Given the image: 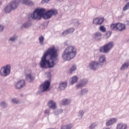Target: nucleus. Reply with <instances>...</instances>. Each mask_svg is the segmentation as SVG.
<instances>
[{
    "label": "nucleus",
    "mask_w": 129,
    "mask_h": 129,
    "mask_svg": "<svg viewBox=\"0 0 129 129\" xmlns=\"http://www.w3.org/2000/svg\"><path fill=\"white\" fill-rule=\"evenodd\" d=\"M58 63L57 50L54 46L48 48L43 53L39 64L42 69H51Z\"/></svg>",
    "instance_id": "1"
},
{
    "label": "nucleus",
    "mask_w": 129,
    "mask_h": 129,
    "mask_svg": "<svg viewBox=\"0 0 129 129\" xmlns=\"http://www.w3.org/2000/svg\"><path fill=\"white\" fill-rule=\"evenodd\" d=\"M77 49L74 46H70L65 48L61 54V58L64 61H71L76 56Z\"/></svg>",
    "instance_id": "2"
},
{
    "label": "nucleus",
    "mask_w": 129,
    "mask_h": 129,
    "mask_svg": "<svg viewBox=\"0 0 129 129\" xmlns=\"http://www.w3.org/2000/svg\"><path fill=\"white\" fill-rule=\"evenodd\" d=\"M45 12V9H37L34 11L33 13L29 14V20H41V18H42L46 20H48L49 18L47 17V16L44 15V12Z\"/></svg>",
    "instance_id": "3"
},
{
    "label": "nucleus",
    "mask_w": 129,
    "mask_h": 129,
    "mask_svg": "<svg viewBox=\"0 0 129 129\" xmlns=\"http://www.w3.org/2000/svg\"><path fill=\"white\" fill-rule=\"evenodd\" d=\"M11 66L10 64L3 66L0 70V75L2 77H6L10 75Z\"/></svg>",
    "instance_id": "4"
},
{
    "label": "nucleus",
    "mask_w": 129,
    "mask_h": 129,
    "mask_svg": "<svg viewBox=\"0 0 129 129\" xmlns=\"http://www.w3.org/2000/svg\"><path fill=\"white\" fill-rule=\"evenodd\" d=\"M113 47L114 42L111 41L103 45L102 47H100V52L105 53H109L110 51L111 50V49L113 48Z\"/></svg>",
    "instance_id": "5"
},
{
    "label": "nucleus",
    "mask_w": 129,
    "mask_h": 129,
    "mask_svg": "<svg viewBox=\"0 0 129 129\" xmlns=\"http://www.w3.org/2000/svg\"><path fill=\"white\" fill-rule=\"evenodd\" d=\"M111 30L113 31H118L119 32H122L126 29V27L124 24L118 23L112 24L110 27Z\"/></svg>",
    "instance_id": "6"
},
{
    "label": "nucleus",
    "mask_w": 129,
    "mask_h": 129,
    "mask_svg": "<svg viewBox=\"0 0 129 129\" xmlns=\"http://www.w3.org/2000/svg\"><path fill=\"white\" fill-rule=\"evenodd\" d=\"M103 66H104V64H100L98 63L97 61H93L92 62L89 63V67L91 70L96 71L98 70L99 68H102Z\"/></svg>",
    "instance_id": "7"
},
{
    "label": "nucleus",
    "mask_w": 129,
    "mask_h": 129,
    "mask_svg": "<svg viewBox=\"0 0 129 129\" xmlns=\"http://www.w3.org/2000/svg\"><path fill=\"white\" fill-rule=\"evenodd\" d=\"M25 86V81L24 80H21L17 81V83L15 84V88L17 90H20L22 89Z\"/></svg>",
    "instance_id": "8"
},
{
    "label": "nucleus",
    "mask_w": 129,
    "mask_h": 129,
    "mask_svg": "<svg viewBox=\"0 0 129 129\" xmlns=\"http://www.w3.org/2000/svg\"><path fill=\"white\" fill-rule=\"evenodd\" d=\"M44 16H46V18L50 19L51 18L52 16L56 15L58 14V11L55 9H52L49 11H47L45 13H44Z\"/></svg>",
    "instance_id": "9"
},
{
    "label": "nucleus",
    "mask_w": 129,
    "mask_h": 129,
    "mask_svg": "<svg viewBox=\"0 0 129 129\" xmlns=\"http://www.w3.org/2000/svg\"><path fill=\"white\" fill-rule=\"evenodd\" d=\"M49 87L50 82L48 81L45 82L42 85H40L41 92H44L47 91V90H48Z\"/></svg>",
    "instance_id": "10"
},
{
    "label": "nucleus",
    "mask_w": 129,
    "mask_h": 129,
    "mask_svg": "<svg viewBox=\"0 0 129 129\" xmlns=\"http://www.w3.org/2000/svg\"><path fill=\"white\" fill-rule=\"evenodd\" d=\"M20 1L19 0H13L11 2L8 4L7 7L13 8V9H17L19 6Z\"/></svg>",
    "instance_id": "11"
},
{
    "label": "nucleus",
    "mask_w": 129,
    "mask_h": 129,
    "mask_svg": "<svg viewBox=\"0 0 129 129\" xmlns=\"http://www.w3.org/2000/svg\"><path fill=\"white\" fill-rule=\"evenodd\" d=\"M104 22V18L97 17L93 19L92 23L96 25H101Z\"/></svg>",
    "instance_id": "12"
},
{
    "label": "nucleus",
    "mask_w": 129,
    "mask_h": 129,
    "mask_svg": "<svg viewBox=\"0 0 129 129\" xmlns=\"http://www.w3.org/2000/svg\"><path fill=\"white\" fill-rule=\"evenodd\" d=\"M117 119L116 118H111L109 120H107L105 123L106 126H110L114 124L116 122Z\"/></svg>",
    "instance_id": "13"
},
{
    "label": "nucleus",
    "mask_w": 129,
    "mask_h": 129,
    "mask_svg": "<svg viewBox=\"0 0 129 129\" xmlns=\"http://www.w3.org/2000/svg\"><path fill=\"white\" fill-rule=\"evenodd\" d=\"M25 77L26 80H27L29 82H31L32 81H33L34 79H35V76L33 75V73L26 74Z\"/></svg>",
    "instance_id": "14"
},
{
    "label": "nucleus",
    "mask_w": 129,
    "mask_h": 129,
    "mask_svg": "<svg viewBox=\"0 0 129 129\" xmlns=\"http://www.w3.org/2000/svg\"><path fill=\"white\" fill-rule=\"evenodd\" d=\"M106 62V57L104 55H102L99 57V59H98L97 63L100 64H104V63Z\"/></svg>",
    "instance_id": "15"
},
{
    "label": "nucleus",
    "mask_w": 129,
    "mask_h": 129,
    "mask_svg": "<svg viewBox=\"0 0 129 129\" xmlns=\"http://www.w3.org/2000/svg\"><path fill=\"white\" fill-rule=\"evenodd\" d=\"M116 129H127V125L124 123L119 122L116 125Z\"/></svg>",
    "instance_id": "16"
},
{
    "label": "nucleus",
    "mask_w": 129,
    "mask_h": 129,
    "mask_svg": "<svg viewBox=\"0 0 129 129\" xmlns=\"http://www.w3.org/2000/svg\"><path fill=\"white\" fill-rule=\"evenodd\" d=\"M22 4L30 7H33L34 5L31 0H22Z\"/></svg>",
    "instance_id": "17"
},
{
    "label": "nucleus",
    "mask_w": 129,
    "mask_h": 129,
    "mask_svg": "<svg viewBox=\"0 0 129 129\" xmlns=\"http://www.w3.org/2000/svg\"><path fill=\"white\" fill-rule=\"evenodd\" d=\"M74 32V28H70L63 32L62 33H61V35H62L63 36H65L66 35H68L69 34H72Z\"/></svg>",
    "instance_id": "18"
},
{
    "label": "nucleus",
    "mask_w": 129,
    "mask_h": 129,
    "mask_svg": "<svg viewBox=\"0 0 129 129\" xmlns=\"http://www.w3.org/2000/svg\"><path fill=\"white\" fill-rule=\"evenodd\" d=\"M32 26V22L28 21L24 23V24L21 26V29H28Z\"/></svg>",
    "instance_id": "19"
},
{
    "label": "nucleus",
    "mask_w": 129,
    "mask_h": 129,
    "mask_svg": "<svg viewBox=\"0 0 129 129\" xmlns=\"http://www.w3.org/2000/svg\"><path fill=\"white\" fill-rule=\"evenodd\" d=\"M48 106L52 109H55L56 108V103L54 101H50L48 102Z\"/></svg>",
    "instance_id": "20"
},
{
    "label": "nucleus",
    "mask_w": 129,
    "mask_h": 129,
    "mask_svg": "<svg viewBox=\"0 0 129 129\" xmlns=\"http://www.w3.org/2000/svg\"><path fill=\"white\" fill-rule=\"evenodd\" d=\"M17 9L16 8H13L12 7H10L9 6H6V8L4 9V11L6 14H10L12 12V11Z\"/></svg>",
    "instance_id": "21"
},
{
    "label": "nucleus",
    "mask_w": 129,
    "mask_h": 129,
    "mask_svg": "<svg viewBox=\"0 0 129 129\" xmlns=\"http://www.w3.org/2000/svg\"><path fill=\"white\" fill-rule=\"evenodd\" d=\"M78 77H77V76H74V77L71 78V79H70V84L71 85H74L78 82Z\"/></svg>",
    "instance_id": "22"
},
{
    "label": "nucleus",
    "mask_w": 129,
    "mask_h": 129,
    "mask_svg": "<svg viewBox=\"0 0 129 129\" xmlns=\"http://www.w3.org/2000/svg\"><path fill=\"white\" fill-rule=\"evenodd\" d=\"M101 33H100V32H96L94 34H93V38L96 41L100 40V39L101 38Z\"/></svg>",
    "instance_id": "23"
},
{
    "label": "nucleus",
    "mask_w": 129,
    "mask_h": 129,
    "mask_svg": "<svg viewBox=\"0 0 129 129\" xmlns=\"http://www.w3.org/2000/svg\"><path fill=\"white\" fill-rule=\"evenodd\" d=\"M67 82H61L59 85L58 90L59 91L64 90L66 87H67Z\"/></svg>",
    "instance_id": "24"
},
{
    "label": "nucleus",
    "mask_w": 129,
    "mask_h": 129,
    "mask_svg": "<svg viewBox=\"0 0 129 129\" xmlns=\"http://www.w3.org/2000/svg\"><path fill=\"white\" fill-rule=\"evenodd\" d=\"M129 67V61H126L124 62L123 64H122L121 68H120V70L124 71L127 69L128 67Z\"/></svg>",
    "instance_id": "25"
},
{
    "label": "nucleus",
    "mask_w": 129,
    "mask_h": 129,
    "mask_svg": "<svg viewBox=\"0 0 129 129\" xmlns=\"http://www.w3.org/2000/svg\"><path fill=\"white\" fill-rule=\"evenodd\" d=\"M44 42V37L43 36H40L39 37V43L41 46H43Z\"/></svg>",
    "instance_id": "26"
},
{
    "label": "nucleus",
    "mask_w": 129,
    "mask_h": 129,
    "mask_svg": "<svg viewBox=\"0 0 129 129\" xmlns=\"http://www.w3.org/2000/svg\"><path fill=\"white\" fill-rule=\"evenodd\" d=\"M0 106L2 108H6L8 107V104L5 101H1L0 102Z\"/></svg>",
    "instance_id": "27"
},
{
    "label": "nucleus",
    "mask_w": 129,
    "mask_h": 129,
    "mask_svg": "<svg viewBox=\"0 0 129 129\" xmlns=\"http://www.w3.org/2000/svg\"><path fill=\"white\" fill-rule=\"evenodd\" d=\"M84 113L85 112H84L83 110H80L79 112H78V117H79L80 119H82Z\"/></svg>",
    "instance_id": "28"
},
{
    "label": "nucleus",
    "mask_w": 129,
    "mask_h": 129,
    "mask_svg": "<svg viewBox=\"0 0 129 129\" xmlns=\"http://www.w3.org/2000/svg\"><path fill=\"white\" fill-rule=\"evenodd\" d=\"M88 93V89H84L81 90V93H80V96H82L84 95L87 94Z\"/></svg>",
    "instance_id": "29"
},
{
    "label": "nucleus",
    "mask_w": 129,
    "mask_h": 129,
    "mask_svg": "<svg viewBox=\"0 0 129 129\" xmlns=\"http://www.w3.org/2000/svg\"><path fill=\"white\" fill-rule=\"evenodd\" d=\"M71 22H72V24H74L76 26H78L80 25V22H79L77 19L73 20Z\"/></svg>",
    "instance_id": "30"
},
{
    "label": "nucleus",
    "mask_w": 129,
    "mask_h": 129,
    "mask_svg": "<svg viewBox=\"0 0 129 129\" xmlns=\"http://www.w3.org/2000/svg\"><path fill=\"white\" fill-rule=\"evenodd\" d=\"M70 103H71V101H70V100L67 99L64 100V101H62V102H61V105H67L70 104Z\"/></svg>",
    "instance_id": "31"
},
{
    "label": "nucleus",
    "mask_w": 129,
    "mask_h": 129,
    "mask_svg": "<svg viewBox=\"0 0 129 129\" xmlns=\"http://www.w3.org/2000/svg\"><path fill=\"white\" fill-rule=\"evenodd\" d=\"M73 127V125L71 124L63 126L61 129H71Z\"/></svg>",
    "instance_id": "32"
},
{
    "label": "nucleus",
    "mask_w": 129,
    "mask_h": 129,
    "mask_svg": "<svg viewBox=\"0 0 129 129\" xmlns=\"http://www.w3.org/2000/svg\"><path fill=\"white\" fill-rule=\"evenodd\" d=\"M97 126V124L96 122H93L90 124V126H89V129H95V128Z\"/></svg>",
    "instance_id": "33"
},
{
    "label": "nucleus",
    "mask_w": 129,
    "mask_h": 129,
    "mask_svg": "<svg viewBox=\"0 0 129 129\" xmlns=\"http://www.w3.org/2000/svg\"><path fill=\"white\" fill-rule=\"evenodd\" d=\"M128 9H129V2L126 3V5H125V6H124L122 8V11L125 12V11H127Z\"/></svg>",
    "instance_id": "34"
},
{
    "label": "nucleus",
    "mask_w": 129,
    "mask_h": 129,
    "mask_svg": "<svg viewBox=\"0 0 129 129\" xmlns=\"http://www.w3.org/2000/svg\"><path fill=\"white\" fill-rule=\"evenodd\" d=\"M76 69H77L76 66L75 65L72 66V67H71V68H70V73H72L74 71H76Z\"/></svg>",
    "instance_id": "35"
},
{
    "label": "nucleus",
    "mask_w": 129,
    "mask_h": 129,
    "mask_svg": "<svg viewBox=\"0 0 129 129\" xmlns=\"http://www.w3.org/2000/svg\"><path fill=\"white\" fill-rule=\"evenodd\" d=\"M17 37L16 36H13L9 39V41L11 42H15L16 40H17Z\"/></svg>",
    "instance_id": "36"
},
{
    "label": "nucleus",
    "mask_w": 129,
    "mask_h": 129,
    "mask_svg": "<svg viewBox=\"0 0 129 129\" xmlns=\"http://www.w3.org/2000/svg\"><path fill=\"white\" fill-rule=\"evenodd\" d=\"M12 103L16 104H18L19 103V100L16 98L12 99Z\"/></svg>",
    "instance_id": "37"
},
{
    "label": "nucleus",
    "mask_w": 129,
    "mask_h": 129,
    "mask_svg": "<svg viewBox=\"0 0 129 129\" xmlns=\"http://www.w3.org/2000/svg\"><path fill=\"white\" fill-rule=\"evenodd\" d=\"M85 85L84 84H81V83H79L78 84H77V85H76V87H77V88L79 89V88H81L82 87H83V86Z\"/></svg>",
    "instance_id": "38"
},
{
    "label": "nucleus",
    "mask_w": 129,
    "mask_h": 129,
    "mask_svg": "<svg viewBox=\"0 0 129 129\" xmlns=\"http://www.w3.org/2000/svg\"><path fill=\"white\" fill-rule=\"evenodd\" d=\"M100 30L102 32H106V28L104 26H101L100 27Z\"/></svg>",
    "instance_id": "39"
},
{
    "label": "nucleus",
    "mask_w": 129,
    "mask_h": 129,
    "mask_svg": "<svg viewBox=\"0 0 129 129\" xmlns=\"http://www.w3.org/2000/svg\"><path fill=\"white\" fill-rule=\"evenodd\" d=\"M111 32L110 31L107 32V33H106L105 34V38L107 39L109 38L110 36H111Z\"/></svg>",
    "instance_id": "40"
},
{
    "label": "nucleus",
    "mask_w": 129,
    "mask_h": 129,
    "mask_svg": "<svg viewBox=\"0 0 129 129\" xmlns=\"http://www.w3.org/2000/svg\"><path fill=\"white\" fill-rule=\"evenodd\" d=\"M88 83V80L87 79H83L82 80H81V83H80V84H87Z\"/></svg>",
    "instance_id": "41"
},
{
    "label": "nucleus",
    "mask_w": 129,
    "mask_h": 129,
    "mask_svg": "<svg viewBox=\"0 0 129 129\" xmlns=\"http://www.w3.org/2000/svg\"><path fill=\"white\" fill-rule=\"evenodd\" d=\"M50 0H42V2H41V3L42 4H44L45 3H47L49 2H50Z\"/></svg>",
    "instance_id": "42"
},
{
    "label": "nucleus",
    "mask_w": 129,
    "mask_h": 129,
    "mask_svg": "<svg viewBox=\"0 0 129 129\" xmlns=\"http://www.w3.org/2000/svg\"><path fill=\"white\" fill-rule=\"evenodd\" d=\"M4 29V26L3 25L0 24V32H3Z\"/></svg>",
    "instance_id": "43"
},
{
    "label": "nucleus",
    "mask_w": 129,
    "mask_h": 129,
    "mask_svg": "<svg viewBox=\"0 0 129 129\" xmlns=\"http://www.w3.org/2000/svg\"><path fill=\"white\" fill-rule=\"evenodd\" d=\"M46 77H47V78H50L51 76V74L50 72L46 73Z\"/></svg>",
    "instance_id": "44"
},
{
    "label": "nucleus",
    "mask_w": 129,
    "mask_h": 129,
    "mask_svg": "<svg viewBox=\"0 0 129 129\" xmlns=\"http://www.w3.org/2000/svg\"><path fill=\"white\" fill-rule=\"evenodd\" d=\"M60 112L59 110L56 111V112H54V115H59Z\"/></svg>",
    "instance_id": "45"
},
{
    "label": "nucleus",
    "mask_w": 129,
    "mask_h": 129,
    "mask_svg": "<svg viewBox=\"0 0 129 129\" xmlns=\"http://www.w3.org/2000/svg\"><path fill=\"white\" fill-rule=\"evenodd\" d=\"M49 113H50L49 110L47 109V110H45V114H49Z\"/></svg>",
    "instance_id": "46"
},
{
    "label": "nucleus",
    "mask_w": 129,
    "mask_h": 129,
    "mask_svg": "<svg viewBox=\"0 0 129 129\" xmlns=\"http://www.w3.org/2000/svg\"><path fill=\"white\" fill-rule=\"evenodd\" d=\"M126 23L127 25V26H129V19L126 21Z\"/></svg>",
    "instance_id": "47"
},
{
    "label": "nucleus",
    "mask_w": 129,
    "mask_h": 129,
    "mask_svg": "<svg viewBox=\"0 0 129 129\" xmlns=\"http://www.w3.org/2000/svg\"><path fill=\"white\" fill-rule=\"evenodd\" d=\"M64 0H57L58 2H62Z\"/></svg>",
    "instance_id": "48"
},
{
    "label": "nucleus",
    "mask_w": 129,
    "mask_h": 129,
    "mask_svg": "<svg viewBox=\"0 0 129 129\" xmlns=\"http://www.w3.org/2000/svg\"><path fill=\"white\" fill-rule=\"evenodd\" d=\"M64 45L68 46V44H67V42H64Z\"/></svg>",
    "instance_id": "49"
},
{
    "label": "nucleus",
    "mask_w": 129,
    "mask_h": 129,
    "mask_svg": "<svg viewBox=\"0 0 129 129\" xmlns=\"http://www.w3.org/2000/svg\"><path fill=\"white\" fill-rule=\"evenodd\" d=\"M3 4H2V2L1 1H0V7H1V6H2V5Z\"/></svg>",
    "instance_id": "50"
},
{
    "label": "nucleus",
    "mask_w": 129,
    "mask_h": 129,
    "mask_svg": "<svg viewBox=\"0 0 129 129\" xmlns=\"http://www.w3.org/2000/svg\"><path fill=\"white\" fill-rule=\"evenodd\" d=\"M103 129H110L109 127H107V128H104Z\"/></svg>",
    "instance_id": "51"
},
{
    "label": "nucleus",
    "mask_w": 129,
    "mask_h": 129,
    "mask_svg": "<svg viewBox=\"0 0 129 129\" xmlns=\"http://www.w3.org/2000/svg\"><path fill=\"white\" fill-rule=\"evenodd\" d=\"M129 0H125V2H127Z\"/></svg>",
    "instance_id": "52"
},
{
    "label": "nucleus",
    "mask_w": 129,
    "mask_h": 129,
    "mask_svg": "<svg viewBox=\"0 0 129 129\" xmlns=\"http://www.w3.org/2000/svg\"><path fill=\"white\" fill-rule=\"evenodd\" d=\"M19 2H20V0H18Z\"/></svg>",
    "instance_id": "53"
}]
</instances>
